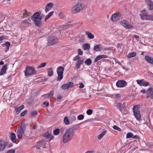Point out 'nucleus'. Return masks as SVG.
Instances as JSON below:
<instances>
[{
  "label": "nucleus",
  "mask_w": 153,
  "mask_h": 153,
  "mask_svg": "<svg viewBox=\"0 0 153 153\" xmlns=\"http://www.w3.org/2000/svg\"><path fill=\"white\" fill-rule=\"evenodd\" d=\"M77 129L75 126L66 129L63 135V142L65 143L70 142L73 138L75 131Z\"/></svg>",
  "instance_id": "1"
},
{
  "label": "nucleus",
  "mask_w": 153,
  "mask_h": 153,
  "mask_svg": "<svg viewBox=\"0 0 153 153\" xmlns=\"http://www.w3.org/2000/svg\"><path fill=\"white\" fill-rule=\"evenodd\" d=\"M84 7V4L82 1L79 2L72 8L71 12L73 14L76 13L82 10Z\"/></svg>",
  "instance_id": "2"
},
{
  "label": "nucleus",
  "mask_w": 153,
  "mask_h": 153,
  "mask_svg": "<svg viewBox=\"0 0 153 153\" xmlns=\"http://www.w3.org/2000/svg\"><path fill=\"white\" fill-rule=\"evenodd\" d=\"M40 14L38 12L34 13L31 18L32 20L33 21L36 26L38 27L40 26L42 18L40 17Z\"/></svg>",
  "instance_id": "3"
},
{
  "label": "nucleus",
  "mask_w": 153,
  "mask_h": 153,
  "mask_svg": "<svg viewBox=\"0 0 153 153\" xmlns=\"http://www.w3.org/2000/svg\"><path fill=\"white\" fill-rule=\"evenodd\" d=\"M25 75L28 76L32 75H35L36 72L35 68L33 67L27 65L25 67V70L24 71Z\"/></svg>",
  "instance_id": "4"
},
{
  "label": "nucleus",
  "mask_w": 153,
  "mask_h": 153,
  "mask_svg": "<svg viewBox=\"0 0 153 153\" xmlns=\"http://www.w3.org/2000/svg\"><path fill=\"white\" fill-rule=\"evenodd\" d=\"M64 68L62 66L58 67L56 69V71L58 74L57 81H60L63 77V71Z\"/></svg>",
  "instance_id": "5"
},
{
  "label": "nucleus",
  "mask_w": 153,
  "mask_h": 153,
  "mask_svg": "<svg viewBox=\"0 0 153 153\" xmlns=\"http://www.w3.org/2000/svg\"><path fill=\"white\" fill-rule=\"evenodd\" d=\"M26 125L25 124H22L20 126V128L17 130V136L18 138L21 139L22 138L23 134L25 130Z\"/></svg>",
  "instance_id": "6"
},
{
  "label": "nucleus",
  "mask_w": 153,
  "mask_h": 153,
  "mask_svg": "<svg viewBox=\"0 0 153 153\" xmlns=\"http://www.w3.org/2000/svg\"><path fill=\"white\" fill-rule=\"evenodd\" d=\"M138 105H136L134 106L133 108V111L134 115L136 118V119L139 120L141 119V115L140 113V111L138 110Z\"/></svg>",
  "instance_id": "7"
},
{
  "label": "nucleus",
  "mask_w": 153,
  "mask_h": 153,
  "mask_svg": "<svg viewBox=\"0 0 153 153\" xmlns=\"http://www.w3.org/2000/svg\"><path fill=\"white\" fill-rule=\"evenodd\" d=\"M120 23L122 26L126 29H129L133 28V26L129 22L125 19H123L120 21Z\"/></svg>",
  "instance_id": "8"
},
{
  "label": "nucleus",
  "mask_w": 153,
  "mask_h": 153,
  "mask_svg": "<svg viewBox=\"0 0 153 153\" xmlns=\"http://www.w3.org/2000/svg\"><path fill=\"white\" fill-rule=\"evenodd\" d=\"M141 19L143 20H151L153 21V14L148 15L146 13L140 15Z\"/></svg>",
  "instance_id": "9"
},
{
  "label": "nucleus",
  "mask_w": 153,
  "mask_h": 153,
  "mask_svg": "<svg viewBox=\"0 0 153 153\" xmlns=\"http://www.w3.org/2000/svg\"><path fill=\"white\" fill-rule=\"evenodd\" d=\"M58 42V39L56 38L51 37L48 39L47 45L48 46H52L57 43Z\"/></svg>",
  "instance_id": "10"
},
{
  "label": "nucleus",
  "mask_w": 153,
  "mask_h": 153,
  "mask_svg": "<svg viewBox=\"0 0 153 153\" xmlns=\"http://www.w3.org/2000/svg\"><path fill=\"white\" fill-rule=\"evenodd\" d=\"M121 16V14L119 13H116L113 14L111 18V20L113 22L119 20Z\"/></svg>",
  "instance_id": "11"
},
{
  "label": "nucleus",
  "mask_w": 153,
  "mask_h": 153,
  "mask_svg": "<svg viewBox=\"0 0 153 153\" xmlns=\"http://www.w3.org/2000/svg\"><path fill=\"white\" fill-rule=\"evenodd\" d=\"M127 85V82L124 80H119L116 83V85L118 88L124 87Z\"/></svg>",
  "instance_id": "12"
},
{
  "label": "nucleus",
  "mask_w": 153,
  "mask_h": 153,
  "mask_svg": "<svg viewBox=\"0 0 153 153\" xmlns=\"http://www.w3.org/2000/svg\"><path fill=\"white\" fill-rule=\"evenodd\" d=\"M74 86V83L73 82H70L68 83L63 85L62 86V89H68L69 88H71Z\"/></svg>",
  "instance_id": "13"
},
{
  "label": "nucleus",
  "mask_w": 153,
  "mask_h": 153,
  "mask_svg": "<svg viewBox=\"0 0 153 153\" xmlns=\"http://www.w3.org/2000/svg\"><path fill=\"white\" fill-rule=\"evenodd\" d=\"M137 83L140 86H147L149 85V83L148 82H143V80H136Z\"/></svg>",
  "instance_id": "14"
},
{
  "label": "nucleus",
  "mask_w": 153,
  "mask_h": 153,
  "mask_svg": "<svg viewBox=\"0 0 153 153\" xmlns=\"http://www.w3.org/2000/svg\"><path fill=\"white\" fill-rule=\"evenodd\" d=\"M7 146V143L6 142L0 140V152L3 151Z\"/></svg>",
  "instance_id": "15"
},
{
  "label": "nucleus",
  "mask_w": 153,
  "mask_h": 153,
  "mask_svg": "<svg viewBox=\"0 0 153 153\" xmlns=\"http://www.w3.org/2000/svg\"><path fill=\"white\" fill-rule=\"evenodd\" d=\"M7 69V65H4L1 70L0 72V75H3L6 72Z\"/></svg>",
  "instance_id": "16"
},
{
  "label": "nucleus",
  "mask_w": 153,
  "mask_h": 153,
  "mask_svg": "<svg viewBox=\"0 0 153 153\" xmlns=\"http://www.w3.org/2000/svg\"><path fill=\"white\" fill-rule=\"evenodd\" d=\"M53 4V3L50 2L48 4L45 9L46 13H47L49 11L50 9L52 7Z\"/></svg>",
  "instance_id": "17"
},
{
  "label": "nucleus",
  "mask_w": 153,
  "mask_h": 153,
  "mask_svg": "<svg viewBox=\"0 0 153 153\" xmlns=\"http://www.w3.org/2000/svg\"><path fill=\"white\" fill-rule=\"evenodd\" d=\"M107 56L105 55H101L97 56L95 59L94 61L95 62H97L98 60L101 59L107 58Z\"/></svg>",
  "instance_id": "18"
},
{
  "label": "nucleus",
  "mask_w": 153,
  "mask_h": 153,
  "mask_svg": "<svg viewBox=\"0 0 153 153\" xmlns=\"http://www.w3.org/2000/svg\"><path fill=\"white\" fill-rule=\"evenodd\" d=\"M146 60L148 62L153 64V58L148 56H146L145 57Z\"/></svg>",
  "instance_id": "19"
},
{
  "label": "nucleus",
  "mask_w": 153,
  "mask_h": 153,
  "mask_svg": "<svg viewBox=\"0 0 153 153\" xmlns=\"http://www.w3.org/2000/svg\"><path fill=\"white\" fill-rule=\"evenodd\" d=\"M146 1L148 4L149 8V10H152L153 9V3L150 0H146Z\"/></svg>",
  "instance_id": "20"
},
{
  "label": "nucleus",
  "mask_w": 153,
  "mask_h": 153,
  "mask_svg": "<svg viewBox=\"0 0 153 153\" xmlns=\"http://www.w3.org/2000/svg\"><path fill=\"white\" fill-rule=\"evenodd\" d=\"M53 95L52 91H51L50 93L46 94H45L42 96L46 99L50 98Z\"/></svg>",
  "instance_id": "21"
},
{
  "label": "nucleus",
  "mask_w": 153,
  "mask_h": 153,
  "mask_svg": "<svg viewBox=\"0 0 153 153\" xmlns=\"http://www.w3.org/2000/svg\"><path fill=\"white\" fill-rule=\"evenodd\" d=\"M24 107V105H22L21 106L16 108L15 109V111H16V113L17 115H18L20 112L22 110Z\"/></svg>",
  "instance_id": "22"
},
{
  "label": "nucleus",
  "mask_w": 153,
  "mask_h": 153,
  "mask_svg": "<svg viewBox=\"0 0 153 153\" xmlns=\"http://www.w3.org/2000/svg\"><path fill=\"white\" fill-rule=\"evenodd\" d=\"M83 63V61L82 60L78 61L76 65V67L77 69L80 68L81 65Z\"/></svg>",
  "instance_id": "23"
},
{
  "label": "nucleus",
  "mask_w": 153,
  "mask_h": 153,
  "mask_svg": "<svg viewBox=\"0 0 153 153\" xmlns=\"http://www.w3.org/2000/svg\"><path fill=\"white\" fill-rule=\"evenodd\" d=\"M107 132V131L106 130L103 131L102 132H101L99 135H98V139L100 140L101 139L103 136Z\"/></svg>",
  "instance_id": "24"
},
{
  "label": "nucleus",
  "mask_w": 153,
  "mask_h": 153,
  "mask_svg": "<svg viewBox=\"0 0 153 153\" xmlns=\"http://www.w3.org/2000/svg\"><path fill=\"white\" fill-rule=\"evenodd\" d=\"M136 55V53L133 52L131 53H129L127 55V57L128 58H131L135 56Z\"/></svg>",
  "instance_id": "25"
},
{
  "label": "nucleus",
  "mask_w": 153,
  "mask_h": 153,
  "mask_svg": "<svg viewBox=\"0 0 153 153\" xmlns=\"http://www.w3.org/2000/svg\"><path fill=\"white\" fill-rule=\"evenodd\" d=\"M10 139L13 142H15L16 138L15 134L14 133H11L10 136Z\"/></svg>",
  "instance_id": "26"
},
{
  "label": "nucleus",
  "mask_w": 153,
  "mask_h": 153,
  "mask_svg": "<svg viewBox=\"0 0 153 153\" xmlns=\"http://www.w3.org/2000/svg\"><path fill=\"white\" fill-rule=\"evenodd\" d=\"M85 34L87 35L89 39H92L94 37V35L89 31H86L85 32Z\"/></svg>",
  "instance_id": "27"
},
{
  "label": "nucleus",
  "mask_w": 153,
  "mask_h": 153,
  "mask_svg": "<svg viewBox=\"0 0 153 153\" xmlns=\"http://www.w3.org/2000/svg\"><path fill=\"white\" fill-rule=\"evenodd\" d=\"M43 136L45 137L50 138V140H51L52 138H53V136H52L50 133L48 132L44 134Z\"/></svg>",
  "instance_id": "28"
},
{
  "label": "nucleus",
  "mask_w": 153,
  "mask_h": 153,
  "mask_svg": "<svg viewBox=\"0 0 153 153\" xmlns=\"http://www.w3.org/2000/svg\"><path fill=\"white\" fill-rule=\"evenodd\" d=\"M84 49L85 50H89L90 48V45L87 43L84 44L83 45Z\"/></svg>",
  "instance_id": "29"
},
{
  "label": "nucleus",
  "mask_w": 153,
  "mask_h": 153,
  "mask_svg": "<svg viewBox=\"0 0 153 153\" xmlns=\"http://www.w3.org/2000/svg\"><path fill=\"white\" fill-rule=\"evenodd\" d=\"M115 106L119 110L121 111L122 112V105L119 103H117L115 104Z\"/></svg>",
  "instance_id": "30"
},
{
  "label": "nucleus",
  "mask_w": 153,
  "mask_h": 153,
  "mask_svg": "<svg viewBox=\"0 0 153 153\" xmlns=\"http://www.w3.org/2000/svg\"><path fill=\"white\" fill-rule=\"evenodd\" d=\"M38 145H40V147H44L46 144L45 142L43 141H40L37 143Z\"/></svg>",
  "instance_id": "31"
},
{
  "label": "nucleus",
  "mask_w": 153,
  "mask_h": 153,
  "mask_svg": "<svg viewBox=\"0 0 153 153\" xmlns=\"http://www.w3.org/2000/svg\"><path fill=\"white\" fill-rule=\"evenodd\" d=\"M48 70V75L49 76H51L53 74V71L51 68H49L47 69Z\"/></svg>",
  "instance_id": "32"
},
{
  "label": "nucleus",
  "mask_w": 153,
  "mask_h": 153,
  "mask_svg": "<svg viewBox=\"0 0 153 153\" xmlns=\"http://www.w3.org/2000/svg\"><path fill=\"white\" fill-rule=\"evenodd\" d=\"M85 63L86 65L89 66L92 63V61L90 59H88L85 60Z\"/></svg>",
  "instance_id": "33"
},
{
  "label": "nucleus",
  "mask_w": 153,
  "mask_h": 153,
  "mask_svg": "<svg viewBox=\"0 0 153 153\" xmlns=\"http://www.w3.org/2000/svg\"><path fill=\"white\" fill-rule=\"evenodd\" d=\"M53 11H52L50 12L47 15L45 19V20L46 21L53 14Z\"/></svg>",
  "instance_id": "34"
},
{
  "label": "nucleus",
  "mask_w": 153,
  "mask_h": 153,
  "mask_svg": "<svg viewBox=\"0 0 153 153\" xmlns=\"http://www.w3.org/2000/svg\"><path fill=\"white\" fill-rule=\"evenodd\" d=\"M64 122L65 125H68L69 124L70 122L69 120L67 117H65L64 118Z\"/></svg>",
  "instance_id": "35"
},
{
  "label": "nucleus",
  "mask_w": 153,
  "mask_h": 153,
  "mask_svg": "<svg viewBox=\"0 0 153 153\" xmlns=\"http://www.w3.org/2000/svg\"><path fill=\"white\" fill-rule=\"evenodd\" d=\"M100 46L99 45H96L94 46V49L96 51H99Z\"/></svg>",
  "instance_id": "36"
},
{
  "label": "nucleus",
  "mask_w": 153,
  "mask_h": 153,
  "mask_svg": "<svg viewBox=\"0 0 153 153\" xmlns=\"http://www.w3.org/2000/svg\"><path fill=\"white\" fill-rule=\"evenodd\" d=\"M60 130L59 128H56L53 131V134L55 135H58L59 133Z\"/></svg>",
  "instance_id": "37"
},
{
  "label": "nucleus",
  "mask_w": 153,
  "mask_h": 153,
  "mask_svg": "<svg viewBox=\"0 0 153 153\" xmlns=\"http://www.w3.org/2000/svg\"><path fill=\"white\" fill-rule=\"evenodd\" d=\"M46 65V62H43L41 63L39 66H38L37 68H40L42 67H45Z\"/></svg>",
  "instance_id": "38"
},
{
  "label": "nucleus",
  "mask_w": 153,
  "mask_h": 153,
  "mask_svg": "<svg viewBox=\"0 0 153 153\" xmlns=\"http://www.w3.org/2000/svg\"><path fill=\"white\" fill-rule=\"evenodd\" d=\"M133 134L131 132H129L126 135V138H128L133 137Z\"/></svg>",
  "instance_id": "39"
},
{
  "label": "nucleus",
  "mask_w": 153,
  "mask_h": 153,
  "mask_svg": "<svg viewBox=\"0 0 153 153\" xmlns=\"http://www.w3.org/2000/svg\"><path fill=\"white\" fill-rule=\"evenodd\" d=\"M113 128L114 129L117 130L119 131H121V128L116 126H113Z\"/></svg>",
  "instance_id": "40"
},
{
  "label": "nucleus",
  "mask_w": 153,
  "mask_h": 153,
  "mask_svg": "<svg viewBox=\"0 0 153 153\" xmlns=\"http://www.w3.org/2000/svg\"><path fill=\"white\" fill-rule=\"evenodd\" d=\"M81 60V59L80 58V57L78 55L76 56L75 57H74L73 59V60L74 61H78Z\"/></svg>",
  "instance_id": "41"
},
{
  "label": "nucleus",
  "mask_w": 153,
  "mask_h": 153,
  "mask_svg": "<svg viewBox=\"0 0 153 153\" xmlns=\"http://www.w3.org/2000/svg\"><path fill=\"white\" fill-rule=\"evenodd\" d=\"M10 42H5V45L7 47V48H6V50H8L10 46Z\"/></svg>",
  "instance_id": "42"
},
{
  "label": "nucleus",
  "mask_w": 153,
  "mask_h": 153,
  "mask_svg": "<svg viewBox=\"0 0 153 153\" xmlns=\"http://www.w3.org/2000/svg\"><path fill=\"white\" fill-rule=\"evenodd\" d=\"M30 19H25L24 21H23L22 22V23L25 24H28L30 23Z\"/></svg>",
  "instance_id": "43"
},
{
  "label": "nucleus",
  "mask_w": 153,
  "mask_h": 153,
  "mask_svg": "<svg viewBox=\"0 0 153 153\" xmlns=\"http://www.w3.org/2000/svg\"><path fill=\"white\" fill-rule=\"evenodd\" d=\"M92 110L90 109L86 111V113L88 115H90L92 113Z\"/></svg>",
  "instance_id": "44"
},
{
  "label": "nucleus",
  "mask_w": 153,
  "mask_h": 153,
  "mask_svg": "<svg viewBox=\"0 0 153 153\" xmlns=\"http://www.w3.org/2000/svg\"><path fill=\"white\" fill-rule=\"evenodd\" d=\"M84 118V116L82 114L79 115L77 117L78 119L79 120H81L83 119Z\"/></svg>",
  "instance_id": "45"
},
{
  "label": "nucleus",
  "mask_w": 153,
  "mask_h": 153,
  "mask_svg": "<svg viewBox=\"0 0 153 153\" xmlns=\"http://www.w3.org/2000/svg\"><path fill=\"white\" fill-rule=\"evenodd\" d=\"M37 114V112L36 111H34L31 112V115L32 117H34Z\"/></svg>",
  "instance_id": "46"
},
{
  "label": "nucleus",
  "mask_w": 153,
  "mask_h": 153,
  "mask_svg": "<svg viewBox=\"0 0 153 153\" xmlns=\"http://www.w3.org/2000/svg\"><path fill=\"white\" fill-rule=\"evenodd\" d=\"M147 98H150L151 99H153V93L150 94L147 96Z\"/></svg>",
  "instance_id": "47"
},
{
  "label": "nucleus",
  "mask_w": 153,
  "mask_h": 153,
  "mask_svg": "<svg viewBox=\"0 0 153 153\" xmlns=\"http://www.w3.org/2000/svg\"><path fill=\"white\" fill-rule=\"evenodd\" d=\"M59 16L61 19H63L64 18V16L62 13H59Z\"/></svg>",
  "instance_id": "48"
},
{
  "label": "nucleus",
  "mask_w": 153,
  "mask_h": 153,
  "mask_svg": "<svg viewBox=\"0 0 153 153\" xmlns=\"http://www.w3.org/2000/svg\"><path fill=\"white\" fill-rule=\"evenodd\" d=\"M15 150L14 149H10L8 151L7 153H14Z\"/></svg>",
  "instance_id": "49"
},
{
  "label": "nucleus",
  "mask_w": 153,
  "mask_h": 153,
  "mask_svg": "<svg viewBox=\"0 0 153 153\" xmlns=\"http://www.w3.org/2000/svg\"><path fill=\"white\" fill-rule=\"evenodd\" d=\"M25 12H24L23 17L24 18L26 17L28 15L27 14L28 12H26V10H25Z\"/></svg>",
  "instance_id": "50"
},
{
  "label": "nucleus",
  "mask_w": 153,
  "mask_h": 153,
  "mask_svg": "<svg viewBox=\"0 0 153 153\" xmlns=\"http://www.w3.org/2000/svg\"><path fill=\"white\" fill-rule=\"evenodd\" d=\"M122 45V44L119 43L117 44V48L118 49H120L121 48V46Z\"/></svg>",
  "instance_id": "51"
},
{
  "label": "nucleus",
  "mask_w": 153,
  "mask_h": 153,
  "mask_svg": "<svg viewBox=\"0 0 153 153\" xmlns=\"http://www.w3.org/2000/svg\"><path fill=\"white\" fill-rule=\"evenodd\" d=\"M104 51H107L108 50H112V47H108V48H105L103 49Z\"/></svg>",
  "instance_id": "52"
},
{
  "label": "nucleus",
  "mask_w": 153,
  "mask_h": 153,
  "mask_svg": "<svg viewBox=\"0 0 153 153\" xmlns=\"http://www.w3.org/2000/svg\"><path fill=\"white\" fill-rule=\"evenodd\" d=\"M27 112V111L26 110H25L24 111H23L22 113L21 114V116H24Z\"/></svg>",
  "instance_id": "53"
},
{
  "label": "nucleus",
  "mask_w": 153,
  "mask_h": 153,
  "mask_svg": "<svg viewBox=\"0 0 153 153\" xmlns=\"http://www.w3.org/2000/svg\"><path fill=\"white\" fill-rule=\"evenodd\" d=\"M78 53L79 55H82V51L81 49H78Z\"/></svg>",
  "instance_id": "54"
},
{
  "label": "nucleus",
  "mask_w": 153,
  "mask_h": 153,
  "mask_svg": "<svg viewBox=\"0 0 153 153\" xmlns=\"http://www.w3.org/2000/svg\"><path fill=\"white\" fill-rule=\"evenodd\" d=\"M62 98V96L60 95H58L57 98V100H60Z\"/></svg>",
  "instance_id": "55"
},
{
  "label": "nucleus",
  "mask_w": 153,
  "mask_h": 153,
  "mask_svg": "<svg viewBox=\"0 0 153 153\" xmlns=\"http://www.w3.org/2000/svg\"><path fill=\"white\" fill-rule=\"evenodd\" d=\"M79 88H83L84 87V85L82 83H80L79 84Z\"/></svg>",
  "instance_id": "56"
},
{
  "label": "nucleus",
  "mask_w": 153,
  "mask_h": 153,
  "mask_svg": "<svg viewBox=\"0 0 153 153\" xmlns=\"http://www.w3.org/2000/svg\"><path fill=\"white\" fill-rule=\"evenodd\" d=\"M132 138H135V139H139V137L137 135H134L133 134V137H132Z\"/></svg>",
  "instance_id": "57"
},
{
  "label": "nucleus",
  "mask_w": 153,
  "mask_h": 153,
  "mask_svg": "<svg viewBox=\"0 0 153 153\" xmlns=\"http://www.w3.org/2000/svg\"><path fill=\"white\" fill-rule=\"evenodd\" d=\"M114 96L115 98H119L120 97V96L119 94H116L114 95Z\"/></svg>",
  "instance_id": "58"
},
{
  "label": "nucleus",
  "mask_w": 153,
  "mask_h": 153,
  "mask_svg": "<svg viewBox=\"0 0 153 153\" xmlns=\"http://www.w3.org/2000/svg\"><path fill=\"white\" fill-rule=\"evenodd\" d=\"M43 104L44 105H45L47 107L49 105V103L48 102H43Z\"/></svg>",
  "instance_id": "59"
},
{
  "label": "nucleus",
  "mask_w": 153,
  "mask_h": 153,
  "mask_svg": "<svg viewBox=\"0 0 153 153\" xmlns=\"http://www.w3.org/2000/svg\"><path fill=\"white\" fill-rule=\"evenodd\" d=\"M5 39V37L4 36H0V41Z\"/></svg>",
  "instance_id": "60"
},
{
  "label": "nucleus",
  "mask_w": 153,
  "mask_h": 153,
  "mask_svg": "<svg viewBox=\"0 0 153 153\" xmlns=\"http://www.w3.org/2000/svg\"><path fill=\"white\" fill-rule=\"evenodd\" d=\"M152 90V88H150L147 90V92L149 93V92L151 91Z\"/></svg>",
  "instance_id": "61"
},
{
  "label": "nucleus",
  "mask_w": 153,
  "mask_h": 153,
  "mask_svg": "<svg viewBox=\"0 0 153 153\" xmlns=\"http://www.w3.org/2000/svg\"><path fill=\"white\" fill-rule=\"evenodd\" d=\"M134 37L137 40H138V39L139 38V36H137V35H134Z\"/></svg>",
  "instance_id": "62"
},
{
  "label": "nucleus",
  "mask_w": 153,
  "mask_h": 153,
  "mask_svg": "<svg viewBox=\"0 0 153 153\" xmlns=\"http://www.w3.org/2000/svg\"><path fill=\"white\" fill-rule=\"evenodd\" d=\"M122 105V109H125L126 108V104L125 103H123Z\"/></svg>",
  "instance_id": "63"
},
{
  "label": "nucleus",
  "mask_w": 153,
  "mask_h": 153,
  "mask_svg": "<svg viewBox=\"0 0 153 153\" xmlns=\"http://www.w3.org/2000/svg\"><path fill=\"white\" fill-rule=\"evenodd\" d=\"M94 151H88L85 153H94Z\"/></svg>",
  "instance_id": "64"
}]
</instances>
